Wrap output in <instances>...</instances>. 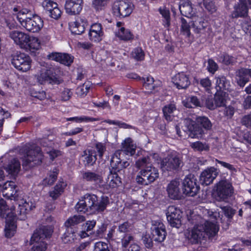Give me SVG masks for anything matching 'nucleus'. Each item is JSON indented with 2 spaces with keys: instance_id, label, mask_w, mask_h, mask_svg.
I'll return each instance as SVG.
<instances>
[{
  "instance_id": "20",
  "label": "nucleus",
  "mask_w": 251,
  "mask_h": 251,
  "mask_svg": "<svg viewBox=\"0 0 251 251\" xmlns=\"http://www.w3.org/2000/svg\"><path fill=\"white\" fill-rule=\"evenodd\" d=\"M10 37L21 48L25 49L27 47L29 39V36L27 34L21 31H13L10 33Z\"/></svg>"
},
{
  "instance_id": "8",
  "label": "nucleus",
  "mask_w": 251,
  "mask_h": 251,
  "mask_svg": "<svg viewBox=\"0 0 251 251\" xmlns=\"http://www.w3.org/2000/svg\"><path fill=\"white\" fill-rule=\"evenodd\" d=\"M234 193L232 183L227 180H222L215 186V197L219 201H226Z\"/></svg>"
},
{
  "instance_id": "18",
  "label": "nucleus",
  "mask_w": 251,
  "mask_h": 251,
  "mask_svg": "<svg viewBox=\"0 0 251 251\" xmlns=\"http://www.w3.org/2000/svg\"><path fill=\"white\" fill-rule=\"evenodd\" d=\"M218 174L217 170L213 167H211L204 170L200 176V182L202 185L210 184Z\"/></svg>"
},
{
  "instance_id": "51",
  "label": "nucleus",
  "mask_w": 251,
  "mask_h": 251,
  "mask_svg": "<svg viewBox=\"0 0 251 251\" xmlns=\"http://www.w3.org/2000/svg\"><path fill=\"white\" fill-rule=\"evenodd\" d=\"M96 155H93L92 151H89L88 153H86L83 161L85 165L91 166L96 162Z\"/></svg>"
},
{
  "instance_id": "10",
  "label": "nucleus",
  "mask_w": 251,
  "mask_h": 251,
  "mask_svg": "<svg viewBox=\"0 0 251 251\" xmlns=\"http://www.w3.org/2000/svg\"><path fill=\"white\" fill-rule=\"evenodd\" d=\"M12 57L11 63L18 70L26 72L30 69L32 60L29 55L17 53L12 55Z\"/></svg>"
},
{
  "instance_id": "29",
  "label": "nucleus",
  "mask_w": 251,
  "mask_h": 251,
  "mask_svg": "<svg viewBox=\"0 0 251 251\" xmlns=\"http://www.w3.org/2000/svg\"><path fill=\"white\" fill-rule=\"evenodd\" d=\"M82 177L84 180L96 184H100L102 182V177L100 174L90 171L83 172Z\"/></svg>"
},
{
  "instance_id": "45",
  "label": "nucleus",
  "mask_w": 251,
  "mask_h": 251,
  "mask_svg": "<svg viewBox=\"0 0 251 251\" xmlns=\"http://www.w3.org/2000/svg\"><path fill=\"white\" fill-rule=\"evenodd\" d=\"M159 11L164 19L163 21L164 26L168 27L170 25V13L169 9L165 7H160Z\"/></svg>"
},
{
  "instance_id": "41",
  "label": "nucleus",
  "mask_w": 251,
  "mask_h": 251,
  "mask_svg": "<svg viewBox=\"0 0 251 251\" xmlns=\"http://www.w3.org/2000/svg\"><path fill=\"white\" fill-rule=\"evenodd\" d=\"M190 147L196 151H207L209 150V145L206 143H203L201 141H197L191 143Z\"/></svg>"
},
{
  "instance_id": "6",
  "label": "nucleus",
  "mask_w": 251,
  "mask_h": 251,
  "mask_svg": "<svg viewBox=\"0 0 251 251\" xmlns=\"http://www.w3.org/2000/svg\"><path fill=\"white\" fill-rule=\"evenodd\" d=\"M108 203L109 199L107 197H101L100 201L99 202L96 195L87 194L80 200L79 204H86L89 214H94L103 211Z\"/></svg>"
},
{
  "instance_id": "33",
  "label": "nucleus",
  "mask_w": 251,
  "mask_h": 251,
  "mask_svg": "<svg viewBox=\"0 0 251 251\" xmlns=\"http://www.w3.org/2000/svg\"><path fill=\"white\" fill-rule=\"evenodd\" d=\"M229 82L224 77L216 78V88L218 92H226L229 89Z\"/></svg>"
},
{
  "instance_id": "30",
  "label": "nucleus",
  "mask_w": 251,
  "mask_h": 251,
  "mask_svg": "<svg viewBox=\"0 0 251 251\" xmlns=\"http://www.w3.org/2000/svg\"><path fill=\"white\" fill-rule=\"evenodd\" d=\"M250 7L251 5L248 0ZM248 8L246 4V0H240V4L238 6L235 7V10L232 14L233 17H245L248 15Z\"/></svg>"
},
{
  "instance_id": "5",
  "label": "nucleus",
  "mask_w": 251,
  "mask_h": 251,
  "mask_svg": "<svg viewBox=\"0 0 251 251\" xmlns=\"http://www.w3.org/2000/svg\"><path fill=\"white\" fill-rule=\"evenodd\" d=\"M53 232V228L50 226H41L33 233L31 241L35 244L32 247L31 251H46L47 245L43 240L50 237Z\"/></svg>"
},
{
  "instance_id": "25",
  "label": "nucleus",
  "mask_w": 251,
  "mask_h": 251,
  "mask_svg": "<svg viewBox=\"0 0 251 251\" xmlns=\"http://www.w3.org/2000/svg\"><path fill=\"white\" fill-rule=\"evenodd\" d=\"M173 82L178 89H185L190 84L189 77L183 73L176 75L173 78Z\"/></svg>"
},
{
  "instance_id": "58",
  "label": "nucleus",
  "mask_w": 251,
  "mask_h": 251,
  "mask_svg": "<svg viewBox=\"0 0 251 251\" xmlns=\"http://www.w3.org/2000/svg\"><path fill=\"white\" fill-rule=\"evenodd\" d=\"M108 0H93L92 2L93 7L96 10H102L106 5Z\"/></svg>"
},
{
  "instance_id": "64",
  "label": "nucleus",
  "mask_w": 251,
  "mask_h": 251,
  "mask_svg": "<svg viewBox=\"0 0 251 251\" xmlns=\"http://www.w3.org/2000/svg\"><path fill=\"white\" fill-rule=\"evenodd\" d=\"M242 27L245 33L251 34V20L247 19L246 21V22L242 24Z\"/></svg>"
},
{
  "instance_id": "16",
  "label": "nucleus",
  "mask_w": 251,
  "mask_h": 251,
  "mask_svg": "<svg viewBox=\"0 0 251 251\" xmlns=\"http://www.w3.org/2000/svg\"><path fill=\"white\" fill-rule=\"evenodd\" d=\"M151 229L152 238L154 241L162 242L165 240L166 232L165 226L162 223L156 222Z\"/></svg>"
},
{
  "instance_id": "62",
  "label": "nucleus",
  "mask_w": 251,
  "mask_h": 251,
  "mask_svg": "<svg viewBox=\"0 0 251 251\" xmlns=\"http://www.w3.org/2000/svg\"><path fill=\"white\" fill-rule=\"evenodd\" d=\"M218 66L216 63L212 59H209L208 60V65L207 66V70L210 73L214 74L217 70Z\"/></svg>"
},
{
  "instance_id": "34",
  "label": "nucleus",
  "mask_w": 251,
  "mask_h": 251,
  "mask_svg": "<svg viewBox=\"0 0 251 251\" xmlns=\"http://www.w3.org/2000/svg\"><path fill=\"white\" fill-rule=\"evenodd\" d=\"M228 99V94L226 92H218L215 95L214 101L217 107L226 105Z\"/></svg>"
},
{
  "instance_id": "28",
  "label": "nucleus",
  "mask_w": 251,
  "mask_h": 251,
  "mask_svg": "<svg viewBox=\"0 0 251 251\" xmlns=\"http://www.w3.org/2000/svg\"><path fill=\"white\" fill-rule=\"evenodd\" d=\"M122 149L121 150V154L124 153L128 156H132L135 153L136 146L132 142L130 138L126 139L122 144Z\"/></svg>"
},
{
  "instance_id": "24",
  "label": "nucleus",
  "mask_w": 251,
  "mask_h": 251,
  "mask_svg": "<svg viewBox=\"0 0 251 251\" xmlns=\"http://www.w3.org/2000/svg\"><path fill=\"white\" fill-rule=\"evenodd\" d=\"M18 205L17 213H15V215L18 216V219L24 220L26 218V215L27 212L31 210L32 203L22 199L19 202Z\"/></svg>"
},
{
  "instance_id": "14",
  "label": "nucleus",
  "mask_w": 251,
  "mask_h": 251,
  "mask_svg": "<svg viewBox=\"0 0 251 251\" xmlns=\"http://www.w3.org/2000/svg\"><path fill=\"white\" fill-rule=\"evenodd\" d=\"M37 79L39 83L43 84L46 83H55L57 77L54 73V69L52 68H42L39 75H37Z\"/></svg>"
},
{
  "instance_id": "26",
  "label": "nucleus",
  "mask_w": 251,
  "mask_h": 251,
  "mask_svg": "<svg viewBox=\"0 0 251 251\" xmlns=\"http://www.w3.org/2000/svg\"><path fill=\"white\" fill-rule=\"evenodd\" d=\"M87 25V23L85 19L80 18L69 23V28L73 33L79 35L84 31Z\"/></svg>"
},
{
  "instance_id": "53",
  "label": "nucleus",
  "mask_w": 251,
  "mask_h": 251,
  "mask_svg": "<svg viewBox=\"0 0 251 251\" xmlns=\"http://www.w3.org/2000/svg\"><path fill=\"white\" fill-rule=\"evenodd\" d=\"M42 5L44 8L47 11L49 12V14L54 8L58 6L56 3L54 2L53 1L50 0H45L43 2Z\"/></svg>"
},
{
  "instance_id": "1",
  "label": "nucleus",
  "mask_w": 251,
  "mask_h": 251,
  "mask_svg": "<svg viewBox=\"0 0 251 251\" xmlns=\"http://www.w3.org/2000/svg\"><path fill=\"white\" fill-rule=\"evenodd\" d=\"M203 214L205 216L207 215L209 219L205 220L198 216L197 218L200 220V224L195 225L187 235L188 238L193 243H198L205 235L208 236H214L219 230L217 223L221 220L219 212L204 209Z\"/></svg>"
},
{
  "instance_id": "31",
  "label": "nucleus",
  "mask_w": 251,
  "mask_h": 251,
  "mask_svg": "<svg viewBox=\"0 0 251 251\" xmlns=\"http://www.w3.org/2000/svg\"><path fill=\"white\" fill-rule=\"evenodd\" d=\"M117 172L110 171L107 176L106 183L111 188H117L122 184L121 178L118 175Z\"/></svg>"
},
{
  "instance_id": "46",
  "label": "nucleus",
  "mask_w": 251,
  "mask_h": 251,
  "mask_svg": "<svg viewBox=\"0 0 251 251\" xmlns=\"http://www.w3.org/2000/svg\"><path fill=\"white\" fill-rule=\"evenodd\" d=\"M91 84L89 82L84 83L80 85L76 89V94L80 97H83L86 95L90 88Z\"/></svg>"
},
{
  "instance_id": "63",
  "label": "nucleus",
  "mask_w": 251,
  "mask_h": 251,
  "mask_svg": "<svg viewBox=\"0 0 251 251\" xmlns=\"http://www.w3.org/2000/svg\"><path fill=\"white\" fill-rule=\"evenodd\" d=\"M95 147L98 155L100 158H101L106 150L105 145L102 143H98L96 144Z\"/></svg>"
},
{
  "instance_id": "13",
  "label": "nucleus",
  "mask_w": 251,
  "mask_h": 251,
  "mask_svg": "<svg viewBox=\"0 0 251 251\" xmlns=\"http://www.w3.org/2000/svg\"><path fill=\"white\" fill-rule=\"evenodd\" d=\"M184 128L183 130L189 132V136L192 138H199L203 134V129L197 126L194 121L190 118L185 119L183 120Z\"/></svg>"
},
{
  "instance_id": "59",
  "label": "nucleus",
  "mask_w": 251,
  "mask_h": 251,
  "mask_svg": "<svg viewBox=\"0 0 251 251\" xmlns=\"http://www.w3.org/2000/svg\"><path fill=\"white\" fill-rule=\"evenodd\" d=\"M94 251H110L107 244L103 242L95 243Z\"/></svg>"
},
{
  "instance_id": "35",
  "label": "nucleus",
  "mask_w": 251,
  "mask_h": 251,
  "mask_svg": "<svg viewBox=\"0 0 251 251\" xmlns=\"http://www.w3.org/2000/svg\"><path fill=\"white\" fill-rule=\"evenodd\" d=\"M16 228L17 226L13 219L12 220H9L8 219H6L5 234L6 237H12L16 232Z\"/></svg>"
},
{
  "instance_id": "56",
  "label": "nucleus",
  "mask_w": 251,
  "mask_h": 251,
  "mask_svg": "<svg viewBox=\"0 0 251 251\" xmlns=\"http://www.w3.org/2000/svg\"><path fill=\"white\" fill-rule=\"evenodd\" d=\"M62 189V184L61 182H60L55 185L53 191L50 192V196L53 199H56L61 195Z\"/></svg>"
},
{
  "instance_id": "42",
  "label": "nucleus",
  "mask_w": 251,
  "mask_h": 251,
  "mask_svg": "<svg viewBox=\"0 0 251 251\" xmlns=\"http://www.w3.org/2000/svg\"><path fill=\"white\" fill-rule=\"evenodd\" d=\"M40 47V43L39 39L36 37H30L29 36V41L28 42L27 47L25 48V50H29L31 51H34L39 49Z\"/></svg>"
},
{
  "instance_id": "48",
  "label": "nucleus",
  "mask_w": 251,
  "mask_h": 251,
  "mask_svg": "<svg viewBox=\"0 0 251 251\" xmlns=\"http://www.w3.org/2000/svg\"><path fill=\"white\" fill-rule=\"evenodd\" d=\"M133 228V225L131 223L126 221L119 224L118 231L120 233H126L131 231Z\"/></svg>"
},
{
  "instance_id": "54",
  "label": "nucleus",
  "mask_w": 251,
  "mask_h": 251,
  "mask_svg": "<svg viewBox=\"0 0 251 251\" xmlns=\"http://www.w3.org/2000/svg\"><path fill=\"white\" fill-rule=\"evenodd\" d=\"M9 210V207L5 200L0 199V216L2 218H6L7 211Z\"/></svg>"
},
{
  "instance_id": "57",
  "label": "nucleus",
  "mask_w": 251,
  "mask_h": 251,
  "mask_svg": "<svg viewBox=\"0 0 251 251\" xmlns=\"http://www.w3.org/2000/svg\"><path fill=\"white\" fill-rule=\"evenodd\" d=\"M47 57L50 60L58 62L60 64H63V55L60 52H53L49 54Z\"/></svg>"
},
{
  "instance_id": "11",
  "label": "nucleus",
  "mask_w": 251,
  "mask_h": 251,
  "mask_svg": "<svg viewBox=\"0 0 251 251\" xmlns=\"http://www.w3.org/2000/svg\"><path fill=\"white\" fill-rule=\"evenodd\" d=\"M182 185L183 193L189 196H195L200 189L197 179L192 175H188L184 178Z\"/></svg>"
},
{
  "instance_id": "36",
  "label": "nucleus",
  "mask_w": 251,
  "mask_h": 251,
  "mask_svg": "<svg viewBox=\"0 0 251 251\" xmlns=\"http://www.w3.org/2000/svg\"><path fill=\"white\" fill-rule=\"evenodd\" d=\"M184 105L188 108H192L194 107H201L204 106V101L203 100H200L197 97L192 96L188 98L186 101H183Z\"/></svg>"
},
{
  "instance_id": "23",
  "label": "nucleus",
  "mask_w": 251,
  "mask_h": 251,
  "mask_svg": "<svg viewBox=\"0 0 251 251\" xmlns=\"http://www.w3.org/2000/svg\"><path fill=\"white\" fill-rule=\"evenodd\" d=\"M103 32L101 25L99 23L93 24L90 27L89 36L90 39L95 42H99L102 40Z\"/></svg>"
},
{
  "instance_id": "44",
  "label": "nucleus",
  "mask_w": 251,
  "mask_h": 251,
  "mask_svg": "<svg viewBox=\"0 0 251 251\" xmlns=\"http://www.w3.org/2000/svg\"><path fill=\"white\" fill-rule=\"evenodd\" d=\"M67 121H72L76 123H88L98 121V119L92 117H89L85 116L73 117L69 118H66Z\"/></svg>"
},
{
  "instance_id": "38",
  "label": "nucleus",
  "mask_w": 251,
  "mask_h": 251,
  "mask_svg": "<svg viewBox=\"0 0 251 251\" xmlns=\"http://www.w3.org/2000/svg\"><path fill=\"white\" fill-rule=\"evenodd\" d=\"M191 26L194 29V31L196 33H199L201 30L205 29L206 24L203 19L198 18L197 20L191 22Z\"/></svg>"
},
{
  "instance_id": "21",
  "label": "nucleus",
  "mask_w": 251,
  "mask_h": 251,
  "mask_svg": "<svg viewBox=\"0 0 251 251\" xmlns=\"http://www.w3.org/2000/svg\"><path fill=\"white\" fill-rule=\"evenodd\" d=\"M117 29L115 30V35L119 39L124 41L132 40L134 38L133 34L128 29L124 26V24L118 22L116 24Z\"/></svg>"
},
{
  "instance_id": "7",
  "label": "nucleus",
  "mask_w": 251,
  "mask_h": 251,
  "mask_svg": "<svg viewBox=\"0 0 251 251\" xmlns=\"http://www.w3.org/2000/svg\"><path fill=\"white\" fill-rule=\"evenodd\" d=\"M183 165L180 154L176 151L170 152L161 161L160 167L163 172L173 173Z\"/></svg>"
},
{
  "instance_id": "60",
  "label": "nucleus",
  "mask_w": 251,
  "mask_h": 251,
  "mask_svg": "<svg viewBox=\"0 0 251 251\" xmlns=\"http://www.w3.org/2000/svg\"><path fill=\"white\" fill-rule=\"evenodd\" d=\"M10 115L8 111H4L2 108L0 107V132L2 130L4 120L9 118Z\"/></svg>"
},
{
  "instance_id": "52",
  "label": "nucleus",
  "mask_w": 251,
  "mask_h": 251,
  "mask_svg": "<svg viewBox=\"0 0 251 251\" xmlns=\"http://www.w3.org/2000/svg\"><path fill=\"white\" fill-rule=\"evenodd\" d=\"M181 32L187 37L191 35L190 25L187 23L186 20L184 18L181 19Z\"/></svg>"
},
{
  "instance_id": "47",
  "label": "nucleus",
  "mask_w": 251,
  "mask_h": 251,
  "mask_svg": "<svg viewBox=\"0 0 251 251\" xmlns=\"http://www.w3.org/2000/svg\"><path fill=\"white\" fill-rule=\"evenodd\" d=\"M85 220L84 216L78 215L70 218L65 223V225L67 226H74L75 225L80 223Z\"/></svg>"
},
{
  "instance_id": "2",
  "label": "nucleus",
  "mask_w": 251,
  "mask_h": 251,
  "mask_svg": "<svg viewBox=\"0 0 251 251\" xmlns=\"http://www.w3.org/2000/svg\"><path fill=\"white\" fill-rule=\"evenodd\" d=\"M151 157L157 159L158 155L154 153L150 156H146L138 159L135 165L139 169L142 168L136 177V181L139 184L148 185L155 181L159 176L158 170L151 164Z\"/></svg>"
},
{
  "instance_id": "43",
  "label": "nucleus",
  "mask_w": 251,
  "mask_h": 251,
  "mask_svg": "<svg viewBox=\"0 0 251 251\" xmlns=\"http://www.w3.org/2000/svg\"><path fill=\"white\" fill-rule=\"evenodd\" d=\"M176 109L175 105L172 103L167 105L163 107V112L166 120L171 121L173 120L172 114Z\"/></svg>"
},
{
  "instance_id": "27",
  "label": "nucleus",
  "mask_w": 251,
  "mask_h": 251,
  "mask_svg": "<svg viewBox=\"0 0 251 251\" xmlns=\"http://www.w3.org/2000/svg\"><path fill=\"white\" fill-rule=\"evenodd\" d=\"M251 77V69H241L236 72V80L241 87H244Z\"/></svg>"
},
{
  "instance_id": "9",
  "label": "nucleus",
  "mask_w": 251,
  "mask_h": 251,
  "mask_svg": "<svg viewBox=\"0 0 251 251\" xmlns=\"http://www.w3.org/2000/svg\"><path fill=\"white\" fill-rule=\"evenodd\" d=\"M134 8L131 0H120L114 4L113 13L117 17L124 18L130 15Z\"/></svg>"
},
{
  "instance_id": "22",
  "label": "nucleus",
  "mask_w": 251,
  "mask_h": 251,
  "mask_svg": "<svg viewBox=\"0 0 251 251\" xmlns=\"http://www.w3.org/2000/svg\"><path fill=\"white\" fill-rule=\"evenodd\" d=\"M166 190L168 196L171 199L177 200L180 198V182L178 180L175 179L171 181L168 184Z\"/></svg>"
},
{
  "instance_id": "17",
  "label": "nucleus",
  "mask_w": 251,
  "mask_h": 251,
  "mask_svg": "<svg viewBox=\"0 0 251 251\" xmlns=\"http://www.w3.org/2000/svg\"><path fill=\"white\" fill-rule=\"evenodd\" d=\"M18 191L17 186L12 181H7L2 186V195L9 199L15 200L18 196Z\"/></svg>"
},
{
  "instance_id": "15",
  "label": "nucleus",
  "mask_w": 251,
  "mask_h": 251,
  "mask_svg": "<svg viewBox=\"0 0 251 251\" xmlns=\"http://www.w3.org/2000/svg\"><path fill=\"white\" fill-rule=\"evenodd\" d=\"M121 156V151H117L113 155L110 161L111 168L110 171L119 172L129 165V163L128 161L122 162Z\"/></svg>"
},
{
  "instance_id": "32",
  "label": "nucleus",
  "mask_w": 251,
  "mask_h": 251,
  "mask_svg": "<svg viewBox=\"0 0 251 251\" xmlns=\"http://www.w3.org/2000/svg\"><path fill=\"white\" fill-rule=\"evenodd\" d=\"M21 169L20 162L16 158H13L9 163L5 167L6 171L13 176L17 175Z\"/></svg>"
},
{
  "instance_id": "50",
  "label": "nucleus",
  "mask_w": 251,
  "mask_h": 251,
  "mask_svg": "<svg viewBox=\"0 0 251 251\" xmlns=\"http://www.w3.org/2000/svg\"><path fill=\"white\" fill-rule=\"evenodd\" d=\"M196 121L205 129H209L212 126L210 121L206 117H198L196 118Z\"/></svg>"
},
{
  "instance_id": "12",
  "label": "nucleus",
  "mask_w": 251,
  "mask_h": 251,
  "mask_svg": "<svg viewBox=\"0 0 251 251\" xmlns=\"http://www.w3.org/2000/svg\"><path fill=\"white\" fill-rule=\"evenodd\" d=\"M182 212L179 208L172 205L168 207L166 212L167 220L170 225L178 228L181 224Z\"/></svg>"
},
{
  "instance_id": "40",
  "label": "nucleus",
  "mask_w": 251,
  "mask_h": 251,
  "mask_svg": "<svg viewBox=\"0 0 251 251\" xmlns=\"http://www.w3.org/2000/svg\"><path fill=\"white\" fill-rule=\"evenodd\" d=\"M143 86L148 93H151L155 88L154 79L151 76H147L142 78Z\"/></svg>"
},
{
  "instance_id": "19",
  "label": "nucleus",
  "mask_w": 251,
  "mask_h": 251,
  "mask_svg": "<svg viewBox=\"0 0 251 251\" xmlns=\"http://www.w3.org/2000/svg\"><path fill=\"white\" fill-rule=\"evenodd\" d=\"M83 0H66V12L71 15L79 14L82 9Z\"/></svg>"
},
{
  "instance_id": "61",
  "label": "nucleus",
  "mask_w": 251,
  "mask_h": 251,
  "mask_svg": "<svg viewBox=\"0 0 251 251\" xmlns=\"http://www.w3.org/2000/svg\"><path fill=\"white\" fill-rule=\"evenodd\" d=\"M220 62L228 65L233 62V58L226 54H222L218 58Z\"/></svg>"
},
{
  "instance_id": "55",
  "label": "nucleus",
  "mask_w": 251,
  "mask_h": 251,
  "mask_svg": "<svg viewBox=\"0 0 251 251\" xmlns=\"http://www.w3.org/2000/svg\"><path fill=\"white\" fill-rule=\"evenodd\" d=\"M200 84L205 91L208 92L211 91L212 88V82L208 77L201 79L200 80Z\"/></svg>"
},
{
  "instance_id": "39",
  "label": "nucleus",
  "mask_w": 251,
  "mask_h": 251,
  "mask_svg": "<svg viewBox=\"0 0 251 251\" xmlns=\"http://www.w3.org/2000/svg\"><path fill=\"white\" fill-rule=\"evenodd\" d=\"M179 8L182 15L185 17H191L193 14L192 5L189 2L180 4Z\"/></svg>"
},
{
  "instance_id": "3",
  "label": "nucleus",
  "mask_w": 251,
  "mask_h": 251,
  "mask_svg": "<svg viewBox=\"0 0 251 251\" xmlns=\"http://www.w3.org/2000/svg\"><path fill=\"white\" fill-rule=\"evenodd\" d=\"M13 10L16 12L13 15L20 25L26 30L32 33L38 32L43 27V21L41 17L37 15H32L30 10L14 7Z\"/></svg>"
},
{
  "instance_id": "49",
  "label": "nucleus",
  "mask_w": 251,
  "mask_h": 251,
  "mask_svg": "<svg viewBox=\"0 0 251 251\" xmlns=\"http://www.w3.org/2000/svg\"><path fill=\"white\" fill-rule=\"evenodd\" d=\"M131 56L135 60L141 61L144 60L145 54L141 48H136L132 51Z\"/></svg>"
},
{
  "instance_id": "37",
  "label": "nucleus",
  "mask_w": 251,
  "mask_h": 251,
  "mask_svg": "<svg viewBox=\"0 0 251 251\" xmlns=\"http://www.w3.org/2000/svg\"><path fill=\"white\" fill-rule=\"evenodd\" d=\"M58 170L55 169L52 172H50L46 178L42 181V184L45 186L52 185L56 180Z\"/></svg>"
},
{
  "instance_id": "4",
  "label": "nucleus",
  "mask_w": 251,
  "mask_h": 251,
  "mask_svg": "<svg viewBox=\"0 0 251 251\" xmlns=\"http://www.w3.org/2000/svg\"><path fill=\"white\" fill-rule=\"evenodd\" d=\"M20 152L24 154L23 166L26 170L40 164L42 161L41 149L35 145L25 144L20 149Z\"/></svg>"
}]
</instances>
